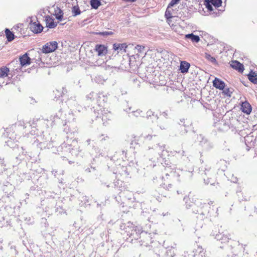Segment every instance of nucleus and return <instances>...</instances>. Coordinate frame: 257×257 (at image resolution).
<instances>
[{"label":"nucleus","mask_w":257,"mask_h":257,"mask_svg":"<svg viewBox=\"0 0 257 257\" xmlns=\"http://www.w3.org/2000/svg\"><path fill=\"white\" fill-rule=\"evenodd\" d=\"M58 48V43L56 41H51L45 44L42 49L43 53L47 54L55 51Z\"/></svg>","instance_id":"obj_1"},{"label":"nucleus","mask_w":257,"mask_h":257,"mask_svg":"<svg viewBox=\"0 0 257 257\" xmlns=\"http://www.w3.org/2000/svg\"><path fill=\"white\" fill-rule=\"evenodd\" d=\"M157 121L161 129H166L169 125L168 114L166 112H162Z\"/></svg>","instance_id":"obj_2"},{"label":"nucleus","mask_w":257,"mask_h":257,"mask_svg":"<svg viewBox=\"0 0 257 257\" xmlns=\"http://www.w3.org/2000/svg\"><path fill=\"white\" fill-rule=\"evenodd\" d=\"M133 45H127L126 43H114L113 45V50L114 51H118L117 53H118L119 52H126V49L127 48L132 47H133Z\"/></svg>","instance_id":"obj_3"},{"label":"nucleus","mask_w":257,"mask_h":257,"mask_svg":"<svg viewBox=\"0 0 257 257\" xmlns=\"http://www.w3.org/2000/svg\"><path fill=\"white\" fill-rule=\"evenodd\" d=\"M30 29L34 33H39L42 31L43 27L38 21L34 22L32 21L30 23Z\"/></svg>","instance_id":"obj_4"},{"label":"nucleus","mask_w":257,"mask_h":257,"mask_svg":"<svg viewBox=\"0 0 257 257\" xmlns=\"http://www.w3.org/2000/svg\"><path fill=\"white\" fill-rule=\"evenodd\" d=\"M95 50L97 52L98 55L100 56H104L107 52V47L103 45H96Z\"/></svg>","instance_id":"obj_5"},{"label":"nucleus","mask_w":257,"mask_h":257,"mask_svg":"<svg viewBox=\"0 0 257 257\" xmlns=\"http://www.w3.org/2000/svg\"><path fill=\"white\" fill-rule=\"evenodd\" d=\"M147 116L146 117L148 119V122H152L154 123L156 122L158 119V117L157 115L154 114V112H153L151 110H149L147 112Z\"/></svg>","instance_id":"obj_6"},{"label":"nucleus","mask_w":257,"mask_h":257,"mask_svg":"<svg viewBox=\"0 0 257 257\" xmlns=\"http://www.w3.org/2000/svg\"><path fill=\"white\" fill-rule=\"evenodd\" d=\"M213 85L216 88L223 90L225 87V83L217 78H215L213 81Z\"/></svg>","instance_id":"obj_7"},{"label":"nucleus","mask_w":257,"mask_h":257,"mask_svg":"<svg viewBox=\"0 0 257 257\" xmlns=\"http://www.w3.org/2000/svg\"><path fill=\"white\" fill-rule=\"evenodd\" d=\"M20 64H30L31 58L29 57L27 53L24 54L19 58Z\"/></svg>","instance_id":"obj_8"},{"label":"nucleus","mask_w":257,"mask_h":257,"mask_svg":"<svg viewBox=\"0 0 257 257\" xmlns=\"http://www.w3.org/2000/svg\"><path fill=\"white\" fill-rule=\"evenodd\" d=\"M241 110L243 112L248 114L251 111V105L248 102L245 101L242 103Z\"/></svg>","instance_id":"obj_9"},{"label":"nucleus","mask_w":257,"mask_h":257,"mask_svg":"<svg viewBox=\"0 0 257 257\" xmlns=\"http://www.w3.org/2000/svg\"><path fill=\"white\" fill-rule=\"evenodd\" d=\"M205 253L201 246H198L195 250L193 257H205Z\"/></svg>","instance_id":"obj_10"},{"label":"nucleus","mask_w":257,"mask_h":257,"mask_svg":"<svg viewBox=\"0 0 257 257\" xmlns=\"http://www.w3.org/2000/svg\"><path fill=\"white\" fill-rule=\"evenodd\" d=\"M172 7L168 6L165 13V17L166 19L174 18V10L171 8Z\"/></svg>","instance_id":"obj_11"},{"label":"nucleus","mask_w":257,"mask_h":257,"mask_svg":"<svg viewBox=\"0 0 257 257\" xmlns=\"http://www.w3.org/2000/svg\"><path fill=\"white\" fill-rule=\"evenodd\" d=\"M248 78L251 82L254 84L257 83V75L252 70H251L248 74Z\"/></svg>","instance_id":"obj_12"},{"label":"nucleus","mask_w":257,"mask_h":257,"mask_svg":"<svg viewBox=\"0 0 257 257\" xmlns=\"http://www.w3.org/2000/svg\"><path fill=\"white\" fill-rule=\"evenodd\" d=\"M46 25L47 27L49 28H54L57 26V23L50 17L46 18Z\"/></svg>","instance_id":"obj_13"},{"label":"nucleus","mask_w":257,"mask_h":257,"mask_svg":"<svg viewBox=\"0 0 257 257\" xmlns=\"http://www.w3.org/2000/svg\"><path fill=\"white\" fill-rule=\"evenodd\" d=\"M185 38L191 39L193 42L198 43L200 41L199 37L197 35H194L193 33L186 35Z\"/></svg>","instance_id":"obj_14"},{"label":"nucleus","mask_w":257,"mask_h":257,"mask_svg":"<svg viewBox=\"0 0 257 257\" xmlns=\"http://www.w3.org/2000/svg\"><path fill=\"white\" fill-rule=\"evenodd\" d=\"M9 72V69L6 66H3L0 68V77H7Z\"/></svg>","instance_id":"obj_15"},{"label":"nucleus","mask_w":257,"mask_h":257,"mask_svg":"<svg viewBox=\"0 0 257 257\" xmlns=\"http://www.w3.org/2000/svg\"><path fill=\"white\" fill-rule=\"evenodd\" d=\"M6 35L8 41L11 42L14 39V35L8 29H6L5 31Z\"/></svg>","instance_id":"obj_16"},{"label":"nucleus","mask_w":257,"mask_h":257,"mask_svg":"<svg viewBox=\"0 0 257 257\" xmlns=\"http://www.w3.org/2000/svg\"><path fill=\"white\" fill-rule=\"evenodd\" d=\"M204 57L208 61V62L212 63H216L215 58L214 57L211 56L208 53H205L204 54Z\"/></svg>","instance_id":"obj_17"},{"label":"nucleus","mask_w":257,"mask_h":257,"mask_svg":"<svg viewBox=\"0 0 257 257\" xmlns=\"http://www.w3.org/2000/svg\"><path fill=\"white\" fill-rule=\"evenodd\" d=\"M209 2L211 3L215 7V10L219 12L218 10L216 9V8L219 7L222 4L221 0H209Z\"/></svg>","instance_id":"obj_18"},{"label":"nucleus","mask_w":257,"mask_h":257,"mask_svg":"<svg viewBox=\"0 0 257 257\" xmlns=\"http://www.w3.org/2000/svg\"><path fill=\"white\" fill-rule=\"evenodd\" d=\"M90 5L92 8L96 9L100 5V2L98 0H91Z\"/></svg>","instance_id":"obj_19"},{"label":"nucleus","mask_w":257,"mask_h":257,"mask_svg":"<svg viewBox=\"0 0 257 257\" xmlns=\"http://www.w3.org/2000/svg\"><path fill=\"white\" fill-rule=\"evenodd\" d=\"M231 67L234 69L237 70L238 72L240 73L243 72L244 68L243 67L244 65H230Z\"/></svg>","instance_id":"obj_20"},{"label":"nucleus","mask_w":257,"mask_h":257,"mask_svg":"<svg viewBox=\"0 0 257 257\" xmlns=\"http://www.w3.org/2000/svg\"><path fill=\"white\" fill-rule=\"evenodd\" d=\"M72 12L74 16L80 14L81 11L78 6H74L72 8Z\"/></svg>","instance_id":"obj_21"},{"label":"nucleus","mask_w":257,"mask_h":257,"mask_svg":"<svg viewBox=\"0 0 257 257\" xmlns=\"http://www.w3.org/2000/svg\"><path fill=\"white\" fill-rule=\"evenodd\" d=\"M197 140L201 145L205 144L207 142V140L202 135L198 136Z\"/></svg>","instance_id":"obj_22"},{"label":"nucleus","mask_w":257,"mask_h":257,"mask_svg":"<svg viewBox=\"0 0 257 257\" xmlns=\"http://www.w3.org/2000/svg\"><path fill=\"white\" fill-rule=\"evenodd\" d=\"M204 5L205 6L206 8L208 9V11H212L213 10V7L212 6V5L209 2V0H205Z\"/></svg>","instance_id":"obj_23"},{"label":"nucleus","mask_w":257,"mask_h":257,"mask_svg":"<svg viewBox=\"0 0 257 257\" xmlns=\"http://www.w3.org/2000/svg\"><path fill=\"white\" fill-rule=\"evenodd\" d=\"M157 50L155 49H148L147 52H146L145 55L151 56V57H152L153 55H156Z\"/></svg>","instance_id":"obj_24"},{"label":"nucleus","mask_w":257,"mask_h":257,"mask_svg":"<svg viewBox=\"0 0 257 257\" xmlns=\"http://www.w3.org/2000/svg\"><path fill=\"white\" fill-rule=\"evenodd\" d=\"M190 65H180V70L183 73L188 72Z\"/></svg>","instance_id":"obj_25"},{"label":"nucleus","mask_w":257,"mask_h":257,"mask_svg":"<svg viewBox=\"0 0 257 257\" xmlns=\"http://www.w3.org/2000/svg\"><path fill=\"white\" fill-rule=\"evenodd\" d=\"M144 48L145 47L144 46H139V45H138L137 47H135V53H137L136 54V56L137 57H139L138 54L139 53H141V51H142V50L144 49Z\"/></svg>","instance_id":"obj_26"},{"label":"nucleus","mask_w":257,"mask_h":257,"mask_svg":"<svg viewBox=\"0 0 257 257\" xmlns=\"http://www.w3.org/2000/svg\"><path fill=\"white\" fill-rule=\"evenodd\" d=\"M162 179L164 180V183L163 184L164 188L168 189L169 187H171V184L170 183V180H166L164 177H163Z\"/></svg>","instance_id":"obj_27"},{"label":"nucleus","mask_w":257,"mask_h":257,"mask_svg":"<svg viewBox=\"0 0 257 257\" xmlns=\"http://www.w3.org/2000/svg\"><path fill=\"white\" fill-rule=\"evenodd\" d=\"M216 238H217V239L220 240L221 241L222 243H223V242L225 243V242H228L229 239V237L227 236H223L222 237V238H221L219 237V235H217L216 236Z\"/></svg>","instance_id":"obj_28"},{"label":"nucleus","mask_w":257,"mask_h":257,"mask_svg":"<svg viewBox=\"0 0 257 257\" xmlns=\"http://www.w3.org/2000/svg\"><path fill=\"white\" fill-rule=\"evenodd\" d=\"M96 34L97 35H99L100 36H106L112 35L113 34V33L111 31H105V32L96 33Z\"/></svg>","instance_id":"obj_29"},{"label":"nucleus","mask_w":257,"mask_h":257,"mask_svg":"<svg viewBox=\"0 0 257 257\" xmlns=\"http://www.w3.org/2000/svg\"><path fill=\"white\" fill-rule=\"evenodd\" d=\"M56 18L59 20L61 21L63 18V13L61 10H59V13H56L55 14Z\"/></svg>","instance_id":"obj_30"},{"label":"nucleus","mask_w":257,"mask_h":257,"mask_svg":"<svg viewBox=\"0 0 257 257\" xmlns=\"http://www.w3.org/2000/svg\"><path fill=\"white\" fill-rule=\"evenodd\" d=\"M180 1V0H171L168 6H170V7H173L174 5L178 4Z\"/></svg>","instance_id":"obj_31"},{"label":"nucleus","mask_w":257,"mask_h":257,"mask_svg":"<svg viewBox=\"0 0 257 257\" xmlns=\"http://www.w3.org/2000/svg\"><path fill=\"white\" fill-rule=\"evenodd\" d=\"M136 55H132L130 57V64L135 62Z\"/></svg>","instance_id":"obj_32"},{"label":"nucleus","mask_w":257,"mask_h":257,"mask_svg":"<svg viewBox=\"0 0 257 257\" xmlns=\"http://www.w3.org/2000/svg\"><path fill=\"white\" fill-rule=\"evenodd\" d=\"M173 18H169V19H166L167 20V22L168 23V24L170 26H174V23H173V21L172 20Z\"/></svg>","instance_id":"obj_33"},{"label":"nucleus","mask_w":257,"mask_h":257,"mask_svg":"<svg viewBox=\"0 0 257 257\" xmlns=\"http://www.w3.org/2000/svg\"><path fill=\"white\" fill-rule=\"evenodd\" d=\"M191 124V123L190 122V121H187L186 122L184 121L183 125L185 127H186L187 126H189V124Z\"/></svg>","instance_id":"obj_34"},{"label":"nucleus","mask_w":257,"mask_h":257,"mask_svg":"<svg viewBox=\"0 0 257 257\" xmlns=\"http://www.w3.org/2000/svg\"><path fill=\"white\" fill-rule=\"evenodd\" d=\"M179 61L180 64H185V65L190 64L189 63H188L187 62L185 61H181V60H179Z\"/></svg>","instance_id":"obj_35"},{"label":"nucleus","mask_w":257,"mask_h":257,"mask_svg":"<svg viewBox=\"0 0 257 257\" xmlns=\"http://www.w3.org/2000/svg\"><path fill=\"white\" fill-rule=\"evenodd\" d=\"M170 174H171L170 175H171V177H174V176H175V172H171L170 173Z\"/></svg>","instance_id":"obj_36"},{"label":"nucleus","mask_w":257,"mask_h":257,"mask_svg":"<svg viewBox=\"0 0 257 257\" xmlns=\"http://www.w3.org/2000/svg\"><path fill=\"white\" fill-rule=\"evenodd\" d=\"M12 62L17 63L18 62V60L17 59H15Z\"/></svg>","instance_id":"obj_37"},{"label":"nucleus","mask_w":257,"mask_h":257,"mask_svg":"<svg viewBox=\"0 0 257 257\" xmlns=\"http://www.w3.org/2000/svg\"><path fill=\"white\" fill-rule=\"evenodd\" d=\"M234 63H235V64H237V65H239V64H242V63H241L240 62H238V61H234Z\"/></svg>","instance_id":"obj_38"},{"label":"nucleus","mask_w":257,"mask_h":257,"mask_svg":"<svg viewBox=\"0 0 257 257\" xmlns=\"http://www.w3.org/2000/svg\"><path fill=\"white\" fill-rule=\"evenodd\" d=\"M170 176V175H169L168 173H167V174H166V179H167H167H168V177H169V176Z\"/></svg>","instance_id":"obj_39"},{"label":"nucleus","mask_w":257,"mask_h":257,"mask_svg":"<svg viewBox=\"0 0 257 257\" xmlns=\"http://www.w3.org/2000/svg\"><path fill=\"white\" fill-rule=\"evenodd\" d=\"M165 119H164V120L163 121V123H165Z\"/></svg>","instance_id":"obj_40"},{"label":"nucleus","mask_w":257,"mask_h":257,"mask_svg":"<svg viewBox=\"0 0 257 257\" xmlns=\"http://www.w3.org/2000/svg\"><path fill=\"white\" fill-rule=\"evenodd\" d=\"M168 169H169V167L166 168L165 169H166L167 171H168Z\"/></svg>","instance_id":"obj_41"},{"label":"nucleus","mask_w":257,"mask_h":257,"mask_svg":"<svg viewBox=\"0 0 257 257\" xmlns=\"http://www.w3.org/2000/svg\"><path fill=\"white\" fill-rule=\"evenodd\" d=\"M209 181L208 182H205L206 184H208L209 183Z\"/></svg>","instance_id":"obj_42"}]
</instances>
